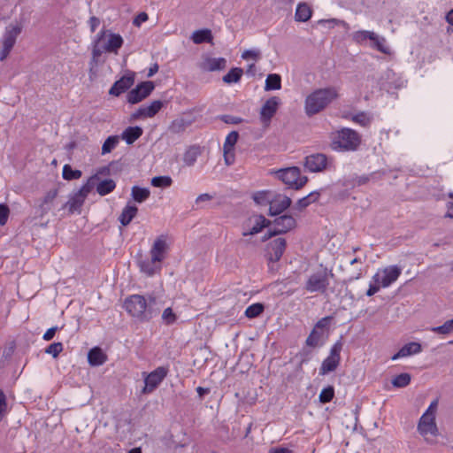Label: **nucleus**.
Masks as SVG:
<instances>
[{"mask_svg": "<svg viewBox=\"0 0 453 453\" xmlns=\"http://www.w3.org/2000/svg\"><path fill=\"white\" fill-rule=\"evenodd\" d=\"M62 175L67 180H78L81 177V172L80 170H73L69 165H65Z\"/></svg>", "mask_w": 453, "mask_h": 453, "instance_id": "c03bdc74", "label": "nucleus"}, {"mask_svg": "<svg viewBox=\"0 0 453 453\" xmlns=\"http://www.w3.org/2000/svg\"><path fill=\"white\" fill-rule=\"evenodd\" d=\"M138 211V208L135 205H130L129 203L123 209L121 214L119 215V222L123 226H127L133 220V219L136 216Z\"/></svg>", "mask_w": 453, "mask_h": 453, "instance_id": "473e14b6", "label": "nucleus"}, {"mask_svg": "<svg viewBox=\"0 0 453 453\" xmlns=\"http://www.w3.org/2000/svg\"><path fill=\"white\" fill-rule=\"evenodd\" d=\"M163 101L155 100L149 105L140 107L137 111L132 113L131 118L133 119H138L140 118H152L163 108Z\"/></svg>", "mask_w": 453, "mask_h": 453, "instance_id": "aec40b11", "label": "nucleus"}, {"mask_svg": "<svg viewBox=\"0 0 453 453\" xmlns=\"http://www.w3.org/2000/svg\"><path fill=\"white\" fill-rule=\"evenodd\" d=\"M332 272L326 269L312 273L305 283V289L309 292L325 293L329 286V277H333Z\"/></svg>", "mask_w": 453, "mask_h": 453, "instance_id": "0eeeda50", "label": "nucleus"}, {"mask_svg": "<svg viewBox=\"0 0 453 453\" xmlns=\"http://www.w3.org/2000/svg\"><path fill=\"white\" fill-rule=\"evenodd\" d=\"M239 134L236 131L230 132L224 142L223 149H234V146L238 141Z\"/></svg>", "mask_w": 453, "mask_h": 453, "instance_id": "8fccbe9b", "label": "nucleus"}, {"mask_svg": "<svg viewBox=\"0 0 453 453\" xmlns=\"http://www.w3.org/2000/svg\"><path fill=\"white\" fill-rule=\"evenodd\" d=\"M401 273L402 269L398 265H390L385 267L380 273H377L373 276V280L382 288H388L399 278Z\"/></svg>", "mask_w": 453, "mask_h": 453, "instance_id": "ddd939ff", "label": "nucleus"}, {"mask_svg": "<svg viewBox=\"0 0 453 453\" xmlns=\"http://www.w3.org/2000/svg\"><path fill=\"white\" fill-rule=\"evenodd\" d=\"M156 298L149 296L147 300L142 295H132L125 300V310L137 321L147 322L158 314V311L153 308Z\"/></svg>", "mask_w": 453, "mask_h": 453, "instance_id": "f257e3e1", "label": "nucleus"}, {"mask_svg": "<svg viewBox=\"0 0 453 453\" xmlns=\"http://www.w3.org/2000/svg\"><path fill=\"white\" fill-rule=\"evenodd\" d=\"M311 8L306 3H300L296 10L295 19L298 22H305L311 19Z\"/></svg>", "mask_w": 453, "mask_h": 453, "instance_id": "7c9ffc66", "label": "nucleus"}, {"mask_svg": "<svg viewBox=\"0 0 453 453\" xmlns=\"http://www.w3.org/2000/svg\"><path fill=\"white\" fill-rule=\"evenodd\" d=\"M280 103L279 97L272 96L264 104L260 111V119L265 125L270 123L278 110Z\"/></svg>", "mask_w": 453, "mask_h": 453, "instance_id": "6ab92c4d", "label": "nucleus"}, {"mask_svg": "<svg viewBox=\"0 0 453 453\" xmlns=\"http://www.w3.org/2000/svg\"><path fill=\"white\" fill-rule=\"evenodd\" d=\"M168 369L166 367L159 366L147 374L144 379L145 386L142 388V393L149 394L154 391L166 377Z\"/></svg>", "mask_w": 453, "mask_h": 453, "instance_id": "4468645a", "label": "nucleus"}, {"mask_svg": "<svg viewBox=\"0 0 453 453\" xmlns=\"http://www.w3.org/2000/svg\"><path fill=\"white\" fill-rule=\"evenodd\" d=\"M195 117L191 113H183L174 119L168 127V131L173 134L184 133L194 122Z\"/></svg>", "mask_w": 453, "mask_h": 453, "instance_id": "f3484780", "label": "nucleus"}, {"mask_svg": "<svg viewBox=\"0 0 453 453\" xmlns=\"http://www.w3.org/2000/svg\"><path fill=\"white\" fill-rule=\"evenodd\" d=\"M149 19L148 14L146 12H140L134 19L133 24L135 27H140L142 23L147 21Z\"/></svg>", "mask_w": 453, "mask_h": 453, "instance_id": "e2e57ef3", "label": "nucleus"}, {"mask_svg": "<svg viewBox=\"0 0 453 453\" xmlns=\"http://www.w3.org/2000/svg\"><path fill=\"white\" fill-rule=\"evenodd\" d=\"M281 88V78L279 74H269L265 80V90H275Z\"/></svg>", "mask_w": 453, "mask_h": 453, "instance_id": "4c0bfd02", "label": "nucleus"}, {"mask_svg": "<svg viewBox=\"0 0 453 453\" xmlns=\"http://www.w3.org/2000/svg\"><path fill=\"white\" fill-rule=\"evenodd\" d=\"M376 39H372V47L375 48L377 50L384 53V54H389L390 49L386 45V39L384 37L379 36L375 34Z\"/></svg>", "mask_w": 453, "mask_h": 453, "instance_id": "37998d69", "label": "nucleus"}, {"mask_svg": "<svg viewBox=\"0 0 453 453\" xmlns=\"http://www.w3.org/2000/svg\"><path fill=\"white\" fill-rule=\"evenodd\" d=\"M119 137L118 135H111L107 137L102 146V155L111 153L119 144Z\"/></svg>", "mask_w": 453, "mask_h": 453, "instance_id": "ea45409f", "label": "nucleus"}, {"mask_svg": "<svg viewBox=\"0 0 453 453\" xmlns=\"http://www.w3.org/2000/svg\"><path fill=\"white\" fill-rule=\"evenodd\" d=\"M58 330V326H53V327L49 328V329L45 332V334H43V337H42V338H43V340H45V341H50V340L54 337V335H55V334H56V332H57Z\"/></svg>", "mask_w": 453, "mask_h": 453, "instance_id": "0e129e2a", "label": "nucleus"}, {"mask_svg": "<svg viewBox=\"0 0 453 453\" xmlns=\"http://www.w3.org/2000/svg\"><path fill=\"white\" fill-rule=\"evenodd\" d=\"M172 183L173 180L169 176H156L151 179V185L157 188H168Z\"/></svg>", "mask_w": 453, "mask_h": 453, "instance_id": "49530a36", "label": "nucleus"}, {"mask_svg": "<svg viewBox=\"0 0 453 453\" xmlns=\"http://www.w3.org/2000/svg\"><path fill=\"white\" fill-rule=\"evenodd\" d=\"M224 160L226 165H231L234 162V149H223Z\"/></svg>", "mask_w": 453, "mask_h": 453, "instance_id": "bf43d9fd", "label": "nucleus"}, {"mask_svg": "<svg viewBox=\"0 0 453 453\" xmlns=\"http://www.w3.org/2000/svg\"><path fill=\"white\" fill-rule=\"evenodd\" d=\"M287 242L283 237H278L267 244L266 257L269 262H278L286 250Z\"/></svg>", "mask_w": 453, "mask_h": 453, "instance_id": "dca6fc26", "label": "nucleus"}, {"mask_svg": "<svg viewBox=\"0 0 453 453\" xmlns=\"http://www.w3.org/2000/svg\"><path fill=\"white\" fill-rule=\"evenodd\" d=\"M264 311V305L262 303H257L250 305L246 311L245 315L250 319L257 318Z\"/></svg>", "mask_w": 453, "mask_h": 453, "instance_id": "a18cd8bd", "label": "nucleus"}, {"mask_svg": "<svg viewBox=\"0 0 453 453\" xmlns=\"http://www.w3.org/2000/svg\"><path fill=\"white\" fill-rule=\"evenodd\" d=\"M339 96L338 88L327 87L318 88L305 98L304 111L311 117L324 111L333 101Z\"/></svg>", "mask_w": 453, "mask_h": 453, "instance_id": "f03ea898", "label": "nucleus"}, {"mask_svg": "<svg viewBox=\"0 0 453 453\" xmlns=\"http://www.w3.org/2000/svg\"><path fill=\"white\" fill-rule=\"evenodd\" d=\"M160 264V261L154 260V257L150 256V258L140 260L139 267L142 273L148 276H152L161 269Z\"/></svg>", "mask_w": 453, "mask_h": 453, "instance_id": "393cba45", "label": "nucleus"}, {"mask_svg": "<svg viewBox=\"0 0 453 453\" xmlns=\"http://www.w3.org/2000/svg\"><path fill=\"white\" fill-rule=\"evenodd\" d=\"M155 85L152 81H142L127 95V101L131 104H138L148 97L154 90Z\"/></svg>", "mask_w": 453, "mask_h": 453, "instance_id": "f8f14e48", "label": "nucleus"}, {"mask_svg": "<svg viewBox=\"0 0 453 453\" xmlns=\"http://www.w3.org/2000/svg\"><path fill=\"white\" fill-rule=\"evenodd\" d=\"M134 77L135 73L134 72H127V74L114 82L109 90V94L114 96H119L122 93L127 91L134 85Z\"/></svg>", "mask_w": 453, "mask_h": 453, "instance_id": "a211bd4d", "label": "nucleus"}, {"mask_svg": "<svg viewBox=\"0 0 453 453\" xmlns=\"http://www.w3.org/2000/svg\"><path fill=\"white\" fill-rule=\"evenodd\" d=\"M242 74L243 70L242 68L234 67L223 76L222 81L227 84L236 83L241 80Z\"/></svg>", "mask_w": 453, "mask_h": 453, "instance_id": "e433bc0d", "label": "nucleus"}, {"mask_svg": "<svg viewBox=\"0 0 453 453\" xmlns=\"http://www.w3.org/2000/svg\"><path fill=\"white\" fill-rule=\"evenodd\" d=\"M352 120L363 127H367L372 121V118L365 112H359L352 117Z\"/></svg>", "mask_w": 453, "mask_h": 453, "instance_id": "3c124183", "label": "nucleus"}, {"mask_svg": "<svg viewBox=\"0 0 453 453\" xmlns=\"http://www.w3.org/2000/svg\"><path fill=\"white\" fill-rule=\"evenodd\" d=\"M291 452L292 451L288 448L275 447V448L270 449L268 453H291Z\"/></svg>", "mask_w": 453, "mask_h": 453, "instance_id": "774afa93", "label": "nucleus"}, {"mask_svg": "<svg viewBox=\"0 0 453 453\" xmlns=\"http://www.w3.org/2000/svg\"><path fill=\"white\" fill-rule=\"evenodd\" d=\"M213 199V196L208 194V193H203V194H201L199 195L196 198V201H195V203L196 205H197V207L196 209H199V208H202V203H207V202H210Z\"/></svg>", "mask_w": 453, "mask_h": 453, "instance_id": "4d7b16f0", "label": "nucleus"}, {"mask_svg": "<svg viewBox=\"0 0 453 453\" xmlns=\"http://www.w3.org/2000/svg\"><path fill=\"white\" fill-rule=\"evenodd\" d=\"M291 203L292 201L288 196L273 192L270 201L269 214L271 216L280 215L291 205Z\"/></svg>", "mask_w": 453, "mask_h": 453, "instance_id": "2eb2a0df", "label": "nucleus"}, {"mask_svg": "<svg viewBox=\"0 0 453 453\" xmlns=\"http://www.w3.org/2000/svg\"><path fill=\"white\" fill-rule=\"evenodd\" d=\"M453 330V319L447 320L443 325L433 327L432 331L434 333L448 334Z\"/></svg>", "mask_w": 453, "mask_h": 453, "instance_id": "603ef678", "label": "nucleus"}, {"mask_svg": "<svg viewBox=\"0 0 453 453\" xmlns=\"http://www.w3.org/2000/svg\"><path fill=\"white\" fill-rule=\"evenodd\" d=\"M242 58L243 59L253 58L257 60L260 58V51L258 50H247L242 52Z\"/></svg>", "mask_w": 453, "mask_h": 453, "instance_id": "052dcab7", "label": "nucleus"}, {"mask_svg": "<svg viewBox=\"0 0 453 453\" xmlns=\"http://www.w3.org/2000/svg\"><path fill=\"white\" fill-rule=\"evenodd\" d=\"M58 189H50L42 197L41 203L38 206L40 217L46 215L52 208L54 200L58 196Z\"/></svg>", "mask_w": 453, "mask_h": 453, "instance_id": "5701e85b", "label": "nucleus"}, {"mask_svg": "<svg viewBox=\"0 0 453 453\" xmlns=\"http://www.w3.org/2000/svg\"><path fill=\"white\" fill-rule=\"evenodd\" d=\"M275 175L289 188L296 190L302 188L308 181V178L302 176L300 169L296 166L280 169L275 172Z\"/></svg>", "mask_w": 453, "mask_h": 453, "instance_id": "423d86ee", "label": "nucleus"}, {"mask_svg": "<svg viewBox=\"0 0 453 453\" xmlns=\"http://www.w3.org/2000/svg\"><path fill=\"white\" fill-rule=\"evenodd\" d=\"M411 380V375L407 372H403L399 375H396L392 380V385L395 388H404L410 384Z\"/></svg>", "mask_w": 453, "mask_h": 453, "instance_id": "79ce46f5", "label": "nucleus"}, {"mask_svg": "<svg viewBox=\"0 0 453 453\" xmlns=\"http://www.w3.org/2000/svg\"><path fill=\"white\" fill-rule=\"evenodd\" d=\"M88 23L90 26L91 32L94 33L96 31V29L97 28V27L100 25V19L97 17L92 16L89 19Z\"/></svg>", "mask_w": 453, "mask_h": 453, "instance_id": "338daca9", "label": "nucleus"}, {"mask_svg": "<svg viewBox=\"0 0 453 453\" xmlns=\"http://www.w3.org/2000/svg\"><path fill=\"white\" fill-rule=\"evenodd\" d=\"M167 244L164 236H160L156 239L153 243V246L150 250V256L154 257V260H157L162 262L165 256V252L166 250Z\"/></svg>", "mask_w": 453, "mask_h": 453, "instance_id": "bb28decb", "label": "nucleus"}, {"mask_svg": "<svg viewBox=\"0 0 453 453\" xmlns=\"http://www.w3.org/2000/svg\"><path fill=\"white\" fill-rule=\"evenodd\" d=\"M333 165V159L327 157L323 153H315L305 157L304 168L310 173H321L329 168Z\"/></svg>", "mask_w": 453, "mask_h": 453, "instance_id": "6e6552de", "label": "nucleus"}, {"mask_svg": "<svg viewBox=\"0 0 453 453\" xmlns=\"http://www.w3.org/2000/svg\"><path fill=\"white\" fill-rule=\"evenodd\" d=\"M342 341H337L331 348L329 356L322 362L319 369V374L325 375L328 372H334L339 365L341 356L340 353L342 349Z\"/></svg>", "mask_w": 453, "mask_h": 453, "instance_id": "1a4fd4ad", "label": "nucleus"}, {"mask_svg": "<svg viewBox=\"0 0 453 453\" xmlns=\"http://www.w3.org/2000/svg\"><path fill=\"white\" fill-rule=\"evenodd\" d=\"M422 348L418 342H409L403 345L397 353H395L392 357V360H396L398 358L406 357L414 354H418L421 352Z\"/></svg>", "mask_w": 453, "mask_h": 453, "instance_id": "a878e982", "label": "nucleus"}, {"mask_svg": "<svg viewBox=\"0 0 453 453\" xmlns=\"http://www.w3.org/2000/svg\"><path fill=\"white\" fill-rule=\"evenodd\" d=\"M143 131L140 127H128L121 134V138L130 145L133 144L137 139H139Z\"/></svg>", "mask_w": 453, "mask_h": 453, "instance_id": "c756f323", "label": "nucleus"}, {"mask_svg": "<svg viewBox=\"0 0 453 453\" xmlns=\"http://www.w3.org/2000/svg\"><path fill=\"white\" fill-rule=\"evenodd\" d=\"M7 412L6 396L2 389H0V421Z\"/></svg>", "mask_w": 453, "mask_h": 453, "instance_id": "13d9d810", "label": "nucleus"}, {"mask_svg": "<svg viewBox=\"0 0 453 453\" xmlns=\"http://www.w3.org/2000/svg\"><path fill=\"white\" fill-rule=\"evenodd\" d=\"M418 430L422 435H436L438 429L435 424V416L430 412L424 413L418 422Z\"/></svg>", "mask_w": 453, "mask_h": 453, "instance_id": "412c9836", "label": "nucleus"}, {"mask_svg": "<svg viewBox=\"0 0 453 453\" xmlns=\"http://www.w3.org/2000/svg\"><path fill=\"white\" fill-rule=\"evenodd\" d=\"M273 227L270 230L268 235L264 237V241L271 238L273 236L285 234L292 229H294L296 226V221L295 218L291 215H283L276 218L273 221Z\"/></svg>", "mask_w": 453, "mask_h": 453, "instance_id": "9d476101", "label": "nucleus"}, {"mask_svg": "<svg viewBox=\"0 0 453 453\" xmlns=\"http://www.w3.org/2000/svg\"><path fill=\"white\" fill-rule=\"evenodd\" d=\"M10 209L6 204L0 203V226H4L8 220Z\"/></svg>", "mask_w": 453, "mask_h": 453, "instance_id": "6e6d98bb", "label": "nucleus"}, {"mask_svg": "<svg viewBox=\"0 0 453 453\" xmlns=\"http://www.w3.org/2000/svg\"><path fill=\"white\" fill-rule=\"evenodd\" d=\"M202 154V148L198 145H192L187 149L183 155V162L187 166L195 165L197 157Z\"/></svg>", "mask_w": 453, "mask_h": 453, "instance_id": "c85d7f7f", "label": "nucleus"}, {"mask_svg": "<svg viewBox=\"0 0 453 453\" xmlns=\"http://www.w3.org/2000/svg\"><path fill=\"white\" fill-rule=\"evenodd\" d=\"M331 147L338 151H355L361 144V135L355 130L343 127L331 134Z\"/></svg>", "mask_w": 453, "mask_h": 453, "instance_id": "20e7f679", "label": "nucleus"}, {"mask_svg": "<svg viewBox=\"0 0 453 453\" xmlns=\"http://www.w3.org/2000/svg\"><path fill=\"white\" fill-rule=\"evenodd\" d=\"M131 196L134 202L142 203L150 197V191L147 188L134 186L131 189Z\"/></svg>", "mask_w": 453, "mask_h": 453, "instance_id": "72a5a7b5", "label": "nucleus"}, {"mask_svg": "<svg viewBox=\"0 0 453 453\" xmlns=\"http://www.w3.org/2000/svg\"><path fill=\"white\" fill-rule=\"evenodd\" d=\"M123 42L124 40L120 35L104 29L102 30L97 34L93 42L91 63L96 65L104 52L118 54Z\"/></svg>", "mask_w": 453, "mask_h": 453, "instance_id": "7ed1b4c3", "label": "nucleus"}, {"mask_svg": "<svg viewBox=\"0 0 453 453\" xmlns=\"http://www.w3.org/2000/svg\"><path fill=\"white\" fill-rule=\"evenodd\" d=\"M330 319H331V317H325V318L319 319L317 322V324H316L314 328H316V330H318L319 328L322 329V328L326 327L328 326V324H329Z\"/></svg>", "mask_w": 453, "mask_h": 453, "instance_id": "69168bd1", "label": "nucleus"}, {"mask_svg": "<svg viewBox=\"0 0 453 453\" xmlns=\"http://www.w3.org/2000/svg\"><path fill=\"white\" fill-rule=\"evenodd\" d=\"M334 395V389L332 386H328L322 389L319 394V401L322 403H327L332 401Z\"/></svg>", "mask_w": 453, "mask_h": 453, "instance_id": "de8ad7c7", "label": "nucleus"}, {"mask_svg": "<svg viewBox=\"0 0 453 453\" xmlns=\"http://www.w3.org/2000/svg\"><path fill=\"white\" fill-rule=\"evenodd\" d=\"M226 67V59L224 58H206L200 65L205 72L224 70Z\"/></svg>", "mask_w": 453, "mask_h": 453, "instance_id": "4be33fe9", "label": "nucleus"}, {"mask_svg": "<svg viewBox=\"0 0 453 453\" xmlns=\"http://www.w3.org/2000/svg\"><path fill=\"white\" fill-rule=\"evenodd\" d=\"M21 32V27L19 25H9L4 32L3 37V44L6 46V48H13L16 39L18 35Z\"/></svg>", "mask_w": 453, "mask_h": 453, "instance_id": "b1692460", "label": "nucleus"}, {"mask_svg": "<svg viewBox=\"0 0 453 453\" xmlns=\"http://www.w3.org/2000/svg\"><path fill=\"white\" fill-rule=\"evenodd\" d=\"M273 192L269 190L258 191L253 194L252 198L257 204L259 205H270V201Z\"/></svg>", "mask_w": 453, "mask_h": 453, "instance_id": "58836bf2", "label": "nucleus"}, {"mask_svg": "<svg viewBox=\"0 0 453 453\" xmlns=\"http://www.w3.org/2000/svg\"><path fill=\"white\" fill-rule=\"evenodd\" d=\"M321 336H322V334L318 332V330H316V328H313L306 339V344L310 347L319 346Z\"/></svg>", "mask_w": 453, "mask_h": 453, "instance_id": "09e8293b", "label": "nucleus"}, {"mask_svg": "<svg viewBox=\"0 0 453 453\" xmlns=\"http://www.w3.org/2000/svg\"><path fill=\"white\" fill-rule=\"evenodd\" d=\"M271 221L266 219L263 215L254 214L249 217L243 223L242 235H254L260 233L263 228L268 226Z\"/></svg>", "mask_w": 453, "mask_h": 453, "instance_id": "9b49d317", "label": "nucleus"}, {"mask_svg": "<svg viewBox=\"0 0 453 453\" xmlns=\"http://www.w3.org/2000/svg\"><path fill=\"white\" fill-rule=\"evenodd\" d=\"M176 315L173 313L172 308H166L162 314V319L166 325H172L176 321Z\"/></svg>", "mask_w": 453, "mask_h": 453, "instance_id": "5fc2aeb1", "label": "nucleus"}, {"mask_svg": "<svg viewBox=\"0 0 453 453\" xmlns=\"http://www.w3.org/2000/svg\"><path fill=\"white\" fill-rule=\"evenodd\" d=\"M221 119L227 124H240L242 122V119L232 115H224Z\"/></svg>", "mask_w": 453, "mask_h": 453, "instance_id": "680f3d73", "label": "nucleus"}, {"mask_svg": "<svg viewBox=\"0 0 453 453\" xmlns=\"http://www.w3.org/2000/svg\"><path fill=\"white\" fill-rule=\"evenodd\" d=\"M95 188H96V192L100 196H104L110 194L111 192H112L115 189L116 183L111 179H105V180H103L100 181L98 179L96 180V184Z\"/></svg>", "mask_w": 453, "mask_h": 453, "instance_id": "2f4dec72", "label": "nucleus"}, {"mask_svg": "<svg viewBox=\"0 0 453 453\" xmlns=\"http://www.w3.org/2000/svg\"><path fill=\"white\" fill-rule=\"evenodd\" d=\"M62 350L63 344L61 342H54L46 348L45 352L52 355L53 357H57Z\"/></svg>", "mask_w": 453, "mask_h": 453, "instance_id": "864d4df0", "label": "nucleus"}, {"mask_svg": "<svg viewBox=\"0 0 453 453\" xmlns=\"http://www.w3.org/2000/svg\"><path fill=\"white\" fill-rule=\"evenodd\" d=\"M352 39L357 43L362 44L364 43L367 39L372 41V39H376L375 33L366 30H360L357 31L352 35Z\"/></svg>", "mask_w": 453, "mask_h": 453, "instance_id": "a19ab883", "label": "nucleus"}, {"mask_svg": "<svg viewBox=\"0 0 453 453\" xmlns=\"http://www.w3.org/2000/svg\"><path fill=\"white\" fill-rule=\"evenodd\" d=\"M191 39L196 44L211 42L212 41L211 31L210 29L196 30L192 34Z\"/></svg>", "mask_w": 453, "mask_h": 453, "instance_id": "f704fd0d", "label": "nucleus"}, {"mask_svg": "<svg viewBox=\"0 0 453 453\" xmlns=\"http://www.w3.org/2000/svg\"><path fill=\"white\" fill-rule=\"evenodd\" d=\"M97 180L98 174L91 176L78 191L70 195L68 201L63 204L62 209H67L70 214L75 212L81 213V207L88 195L95 188Z\"/></svg>", "mask_w": 453, "mask_h": 453, "instance_id": "39448f33", "label": "nucleus"}, {"mask_svg": "<svg viewBox=\"0 0 453 453\" xmlns=\"http://www.w3.org/2000/svg\"><path fill=\"white\" fill-rule=\"evenodd\" d=\"M107 357L99 347H95L88 351V361L93 366H99L104 364Z\"/></svg>", "mask_w": 453, "mask_h": 453, "instance_id": "cd10ccee", "label": "nucleus"}, {"mask_svg": "<svg viewBox=\"0 0 453 453\" xmlns=\"http://www.w3.org/2000/svg\"><path fill=\"white\" fill-rule=\"evenodd\" d=\"M319 197V193L317 191L311 192L308 196L300 198L296 203V208L299 211L303 210L307 206H309L311 203L316 202Z\"/></svg>", "mask_w": 453, "mask_h": 453, "instance_id": "c9c22d12", "label": "nucleus"}]
</instances>
